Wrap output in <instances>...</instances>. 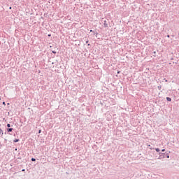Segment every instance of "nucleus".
<instances>
[{
    "label": "nucleus",
    "instance_id": "obj_18",
    "mask_svg": "<svg viewBox=\"0 0 179 179\" xmlns=\"http://www.w3.org/2000/svg\"><path fill=\"white\" fill-rule=\"evenodd\" d=\"M22 171H24V169H22Z\"/></svg>",
    "mask_w": 179,
    "mask_h": 179
},
{
    "label": "nucleus",
    "instance_id": "obj_5",
    "mask_svg": "<svg viewBox=\"0 0 179 179\" xmlns=\"http://www.w3.org/2000/svg\"><path fill=\"white\" fill-rule=\"evenodd\" d=\"M155 150H156V152H160V149H159V148H156Z\"/></svg>",
    "mask_w": 179,
    "mask_h": 179
},
{
    "label": "nucleus",
    "instance_id": "obj_2",
    "mask_svg": "<svg viewBox=\"0 0 179 179\" xmlns=\"http://www.w3.org/2000/svg\"><path fill=\"white\" fill-rule=\"evenodd\" d=\"M13 131V128L8 129V132H12Z\"/></svg>",
    "mask_w": 179,
    "mask_h": 179
},
{
    "label": "nucleus",
    "instance_id": "obj_10",
    "mask_svg": "<svg viewBox=\"0 0 179 179\" xmlns=\"http://www.w3.org/2000/svg\"><path fill=\"white\" fill-rule=\"evenodd\" d=\"M167 37H168V38H170V35H168Z\"/></svg>",
    "mask_w": 179,
    "mask_h": 179
},
{
    "label": "nucleus",
    "instance_id": "obj_6",
    "mask_svg": "<svg viewBox=\"0 0 179 179\" xmlns=\"http://www.w3.org/2000/svg\"><path fill=\"white\" fill-rule=\"evenodd\" d=\"M31 162H36V159L31 158Z\"/></svg>",
    "mask_w": 179,
    "mask_h": 179
},
{
    "label": "nucleus",
    "instance_id": "obj_15",
    "mask_svg": "<svg viewBox=\"0 0 179 179\" xmlns=\"http://www.w3.org/2000/svg\"><path fill=\"white\" fill-rule=\"evenodd\" d=\"M10 9H12V7H10Z\"/></svg>",
    "mask_w": 179,
    "mask_h": 179
},
{
    "label": "nucleus",
    "instance_id": "obj_19",
    "mask_svg": "<svg viewBox=\"0 0 179 179\" xmlns=\"http://www.w3.org/2000/svg\"><path fill=\"white\" fill-rule=\"evenodd\" d=\"M0 127H1V124H0Z\"/></svg>",
    "mask_w": 179,
    "mask_h": 179
},
{
    "label": "nucleus",
    "instance_id": "obj_1",
    "mask_svg": "<svg viewBox=\"0 0 179 179\" xmlns=\"http://www.w3.org/2000/svg\"><path fill=\"white\" fill-rule=\"evenodd\" d=\"M0 135H1V136L3 135V131L0 129Z\"/></svg>",
    "mask_w": 179,
    "mask_h": 179
},
{
    "label": "nucleus",
    "instance_id": "obj_9",
    "mask_svg": "<svg viewBox=\"0 0 179 179\" xmlns=\"http://www.w3.org/2000/svg\"><path fill=\"white\" fill-rule=\"evenodd\" d=\"M38 134H41V130H39V131H38Z\"/></svg>",
    "mask_w": 179,
    "mask_h": 179
},
{
    "label": "nucleus",
    "instance_id": "obj_13",
    "mask_svg": "<svg viewBox=\"0 0 179 179\" xmlns=\"http://www.w3.org/2000/svg\"><path fill=\"white\" fill-rule=\"evenodd\" d=\"M148 147H150V145H148Z\"/></svg>",
    "mask_w": 179,
    "mask_h": 179
},
{
    "label": "nucleus",
    "instance_id": "obj_8",
    "mask_svg": "<svg viewBox=\"0 0 179 179\" xmlns=\"http://www.w3.org/2000/svg\"><path fill=\"white\" fill-rule=\"evenodd\" d=\"M52 53H53V54H57V52L52 51Z\"/></svg>",
    "mask_w": 179,
    "mask_h": 179
},
{
    "label": "nucleus",
    "instance_id": "obj_11",
    "mask_svg": "<svg viewBox=\"0 0 179 179\" xmlns=\"http://www.w3.org/2000/svg\"><path fill=\"white\" fill-rule=\"evenodd\" d=\"M165 150H166L163 149V150H162V152H164Z\"/></svg>",
    "mask_w": 179,
    "mask_h": 179
},
{
    "label": "nucleus",
    "instance_id": "obj_4",
    "mask_svg": "<svg viewBox=\"0 0 179 179\" xmlns=\"http://www.w3.org/2000/svg\"><path fill=\"white\" fill-rule=\"evenodd\" d=\"M13 142L16 143V142H19V139H15L13 141Z\"/></svg>",
    "mask_w": 179,
    "mask_h": 179
},
{
    "label": "nucleus",
    "instance_id": "obj_12",
    "mask_svg": "<svg viewBox=\"0 0 179 179\" xmlns=\"http://www.w3.org/2000/svg\"><path fill=\"white\" fill-rule=\"evenodd\" d=\"M3 104L5 106V102H3Z\"/></svg>",
    "mask_w": 179,
    "mask_h": 179
},
{
    "label": "nucleus",
    "instance_id": "obj_3",
    "mask_svg": "<svg viewBox=\"0 0 179 179\" xmlns=\"http://www.w3.org/2000/svg\"><path fill=\"white\" fill-rule=\"evenodd\" d=\"M166 100H167V101H171V98H170V97H166Z\"/></svg>",
    "mask_w": 179,
    "mask_h": 179
},
{
    "label": "nucleus",
    "instance_id": "obj_17",
    "mask_svg": "<svg viewBox=\"0 0 179 179\" xmlns=\"http://www.w3.org/2000/svg\"><path fill=\"white\" fill-rule=\"evenodd\" d=\"M117 73H120V71H117Z\"/></svg>",
    "mask_w": 179,
    "mask_h": 179
},
{
    "label": "nucleus",
    "instance_id": "obj_14",
    "mask_svg": "<svg viewBox=\"0 0 179 179\" xmlns=\"http://www.w3.org/2000/svg\"><path fill=\"white\" fill-rule=\"evenodd\" d=\"M169 157H170L169 156H167V158L169 159Z\"/></svg>",
    "mask_w": 179,
    "mask_h": 179
},
{
    "label": "nucleus",
    "instance_id": "obj_7",
    "mask_svg": "<svg viewBox=\"0 0 179 179\" xmlns=\"http://www.w3.org/2000/svg\"><path fill=\"white\" fill-rule=\"evenodd\" d=\"M8 128H10V124H7Z\"/></svg>",
    "mask_w": 179,
    "mask_h": 179
},
{
    "label": "nucleus",
    "instance_id": "obj_16",
    "mask_svg": "<svg viewBox=\"0 0 179 179\" xmlns=\"http://www.w3.org/2000/svg\"><path fill=\"white\" fill-rule=\"evenodd\" d=\"M91 32H92L93 31L92 30H90Z\"/></svg>",
    "mask_w": 179,
    "mask_h": 179
}]
</instances>
